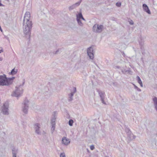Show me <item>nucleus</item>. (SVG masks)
Masks as SVG:
<instances>
[{
  "label": "nucleus",
  "instance_id": "nucleus-15",
  "mask_svg": "<svg viewBox=\"0 0 157 157\" xmlns=\"http://www.w3.org/2000/svg\"><path fill=\"white\" fill-rule=\"evenodd\" d=\"M98 94L101 98V99L103 100V98H104L105 96L104 95V92L103 91H102L101 90H98Z\"/></svg>",
  "mask_w": 157,
  "mask_h": 157
},
{
  "label": "nucleus",
  "instance_id": "nucleus-16",
  "mask_svg": "<svg viewBox=\"0 0 157 157\" xmlns=\"http://www.w3.org/2000/svg\"><path fill=\"white\" fill-rule=\"evenodd\" d=\"M128 133V136L131 140L134 139L136 138V136L133 135L131 133V132H129Z\"/></svg>",
  "mask_w": 157,
  "mask_h": 157
},
{
  "label": "nucleus",
  "instance_id": "nucleus-2",
  "mask_svg": "<svg viewBox=\"0 0 157 157\" xmlns=\"http://www.w3.org/2000/svg\"><path fill=\"white\" fill-rule=\"evenodd\" d=\"M25 82H23L22 85L16 86L15 87V90L11 94V96L17 98L21 96L23 93V89L22 86L24 84Z\"/></svg>",
  "mask_w": 157,
  "mask_h": 157
},
{
  "label": "nucleus",
  "instance_id": "nucleus-5",
  "mask_svg": "<svg viewBox=\"0 0 157 157\" xmlns=\"http://www.w3.org/2000/svg\"><path fill=\"white\" fill-rule=\"evenodd\" d=\"M8 81L6 75H0V86H8Z\"/></svg>",
  "mask_w": 157,
  "mask_h": 157
},
{
  "label": "nucleus",
  "instance_id": "nucleus-36",
  "mask_svg": "<svg viewBox=\"0 0 157 157\" xmlns=\"http://www.w3.org/2000/svg\"><path fill=\"white\" fill-rule=\"evenodd\" d=\"M140 86H141V87H143V83H142V82L140 83Z\"/></svg>",
  "mask_w": 157,
  "mask_h": 157
},
{
  "label": "nucleus",
  "instance_id": "nucleus-1",
  "mask_svg": "<svg viewBox=\"0 0 157 157\" xmlns=\"http://www.w3.org/2000/svg\"><path fill=\"white\" fill-rule=\"evenodd\" d=\"M23 25L24 33L26 37L29 40L33 25V22L30 19V14L29 12H26L25 14Z\"/></svg>",
  "mask_w": 157,
  "mask_h": 157
},
{
  "label": "nucleus",
  "instance_id": "nucleus-28",
  "mask_svg": "<svg viewBox=\"0 0 157 157\" xmlns=\"http://www.w3.org/2000/svg\"><path fill=\"white\" fill-rule=\"evenodd\" d=\"M130 24L133 25L134 24V22L132 20H130L128 21Z\"/></svg>",
  "mask_w": 157,
  "mask_h": 157
},
{
  "label": "nucleus",
  "instance_id": "nucleus-22",
  "mask_svg": "<svg viewBox=\"0 0 157 157\" xmlns=\"http://www.w3.org/2000/svg\"><path fill=\"white\" fill-rule=\"evenodd\" d=\"M139 43L140 44L141 46V48H142V46L144 45V41L142 40H141L140 41H139Z\"/></svg>",
  "mask_w": 157,
  "mask_h": 157
},
{
  "label": "nucleus",
  "instance_id": "nucleus-37",
  "mask_svg": "<svg viewBox=\"0 0 157 157\" xmlns=\"http://www.w3.org/2000/svg\"><path fill=\"white\" fill-rule=\"evenodd\" d=\"M3 5L1 3V1H0V6H3Z\"/></svg>",
  "mask_w": 157,
  "mask_h": 157
},
{
  "label": "nucleus",
  "instance_id": "nucleus-12",
  "mask_svg": "<svg viewBox=\"0 0 157 157\" xmlns=\"http://www.w3.org/2000/svg\"><path fill=\"white\" fill-rule=\"evenodd\" d=\"M62 141L63 144L65 145H68L70 142L69 140L65 137L63 138Z\"/></svg>",
  "mask_w": 157,
  "mask_h": 157
},
{
  "label": "nucleus",
  "instance_id": "nucleus-9",
  "mask_svg": "<svg viewBox=\"0 0 157 157\" xmlns=\"http://www.w3.org/2000/svg\"><path fill=\"white\" fill-rule=\"evenodd\" d=\"M34 128L35 130V132L38 134H40V125L39 123H36L34 125Z\"/></svg>",
  "mask_w": 157,
  "mask_h": 157
},
{
  "label": "nucleus",
  "instance_id": "nucleus-40",
  "mask_svg": "<svg viewBox=\"0 0 157 157\" xmlns=\"http://www.w3.org/2000/svg\"><path fill=\"white\" fill-rule=\"evenodd\" d=\"M2 52V50H0V53H1Z\"/></svg>",
  "mask_w": 157,
  "mask_h": 157
},
{
  "label": "nucleus",
  "instance_id": "nucleus-11",
  "mask_svg": "<svg viewBox=\"0 0 157 157\" xmlns=\"http://www.w3.org/2000/svg\"><path fill=\"white\" fill-rule=\"evenodd\" d=\"M76 90L75 87L74 88V92H71V94H69L68 100L69 101H71L73 100V97L74 94L76 92Z\"/></svg>",
  "mask_w": 157,
  "mask_h": 157
},
{
  "label": "nucleus",
  "instance_id": "nucleus-13",
  "mask_svg": "<svg viewBox=\"0 0 157 157\" xmlns=\"http://www.w3.org/2000/svg\"><path fill=\"white\" fill-rule=\"evenodd\" d=\"M143 7L144 10L149 14L151 13L150 11L148 6L145 4L143 5Z\"/></svg>",
  "mask_w": 157,
  "mask_h": 157
},
{
  "label": "nucleus",
  "instance_id": "nucleus-8",
  "mask_svg": "<svg viewBox=\"0 0 157 157\" xmlns=\"http://www.w3.org/2000/svg\"><path fill=\"white\" fill-rule=\"evenodd\" d=\"M87 53L88 55L91 59H93L94 58V55L93 53V48L90 47L87 49Z\"/></svg>",
  "mask_w": 157,
  "mask_h": 157
},
{
  "label": "nucleus",
  "instance_id": "nucleus-4",
  "mask_svg": "<svg viewBox=\"0 0 157 157\" xmlns=\"http://www.w3.org/2000/svg\"><path fill=\"white\" fill-rule=\"evenodd\" d=\"M9 104L8 102H6L3 104L1 108V112L4 115H8L9 112Z\"/></svg>",
  "mask_w": 157,
  "mask_h": 157
},
{
  "label": "nucleus",
  "instance_id": "nucleus-23",
  "mask_svg": "<svg viewBox=\"0 0 157 157\" xmlns=\"http://www.w3.org/2000/svg\"><path fill=\"white\" fill-rule=\"evenodd\" d=\"M74 121L72 119H70L69 120L68 122L70 126H72L73 125Z\"/></svg>",
  "mask_w": 157,
  "mask_h": 157
},
{
  "label": "nucleus",
  "instance_id": "nucleus-31",
  "mask_svg": "<svg viewBox=\"0 0 157 157\" xmlns=\"http://www.w3.org/2000/svg\"><path fill=\"white\" fill-rule=\"evenodd\" d=\"M59 50H56L55 52H53V53L54 54H57L59 52Z\"/></svg>",
  "mask_w": 157,
  "mask_h": 157
},
{
  "label": "nucleus",
  "instance_id": "nucleus-18",
  "mask_svg": "<svg viewBox=\"0 0 157 157\" xmlns=\"http://www.w3.org/2000/svg\"><path fill=\"white\" fill-rule=\"evenodd\" d=\"M83 17L81 13H79L76 15V20H80Z\"/></svg>",
  "mask_w": 157,
  "mask_h": 157
},
{
  "label": "nucleus",
  "instance_id": "nucleus-19",
  "mask_svg": "<svg viewBox=\"0 0 157 157\" xmlns=\"http://www.w3.org/2000/svg\"><path fill=\"white\" fill-rule=\"evenodd\" d=\"M15 78L14 77H12L11 78H7V81H8L7 82H8V86L10 84H11L13 82V80Z\"/></svg>",
  "mask_w": 157,
  "mask_h": 157
},
{
  "label": "nucleus",
  "instance_id": "nucleus-17",
  "mask_svg": "<svg viewBox=\"0 0 157 157\" xmlns=\"http://www.w3.org/2000/svg\"><path fill=\"white\" fill-rule=\"evenodd\" d=\"M13 155H16L18 153V149L16 147H13L12 149Z\"/></svg>",
  "mask_w": 157,
  "mask_h": 157
},
{
  "label": "nucleus",
  "instance_id": "nucleus-29",
  "mask_svg": "<svg viewBox=\"0 0 157 157\" xmlns=\"http://www.w3.org/2000/svg\"><path fill=\"white\" fill-rule=\"evenodd\" d=\"M116 5L118 7H120L121 6V3L120 2H117L116 4Z\"/></svg>",
  "mask_w": 157,
  "mask_h": 157
},
{
  "label": "nucleus",
  "instance_id": "nucleus-10",
  "mask_svg": "<svg viewBox=\"0 0 157 157\" xmlns=\"http://www.w3.org/2000/svg\"><path fill=\"white\" fill-rule=\"evenodd\" d=\"M81 0H82L79 1L78 2L76 3L75 4H73L71 6H69V10H72L77 6H78L80 4L81 2Z\"/></svg>",
  "mask_w": 157,
  "mask_h": 157
},
{
  "label": "nucleus",
  "instance_id": "nucleus-32",
  "mask_svg": "<svg viewBox=\"0 0 157 157\" xmlns=\"http://www.w3.org/2000/svg\"><path fill=\"white\" fill-rule=\"evenodd\" d=\"M104 98H103V100H102V99H101V101H102V102L104 104H106V103H105V102L104 101Z\"/></svg>",
  "mask_w": 157,
  "mask_h": 157
},
{
  "label": "nucleus",
  "instance_id": "nucleus-39",
  "mask_svg": "<svg viewBox=\"0 0 157 157\" xmlns=\"http://www.w3.org/2000/svg\"><path fill=\"white\" fill-rule=\"evenodd\" d=\"M12 157H17L16 155H13Z\"/></svg>",
  "mask_w": 157,
  "mask_h": 157
},
{
  "label": "nucleus",
  "instance_id": "nucleus-33",
  "mask_svg": "<svg viewBox=\"0 0 157 157\" xmlns=\"http://www.w3.org/2000/svg\"><path fill=\"white\" fill-rule=\"evenodd\" d=\"M114 67L115 69H117V68L119 69V68H120V67L119 66H115Z\"/></svg>",
  "mask_w": 157,
  "mask_h": 157
},
{
  "label": "nucleus",
  "instance_id": "nucleus-14",
  "mask_svg": "<svg viewBox=\"0 0 157 157\" xmlns=\"http://www.w3.org/2000/svg\"><path fill=\"white\" fill-rule=\"evenodd\" d=\"M152 101L155 109L157 111V98L155 97H154L152 98Z\"/></svg>",
  "mask_w": 157,
  "mask_h": 157
},
{
  "label": "nucleus",
  "instance_id": "nucleus-20",
  "mask_svg": "<svg viewBox=\"0 0 157 157\" xmlns=\"http://www.w3.org/2000/svg\"><path fill=\"white\" fill-rule=\"evenodd\" d=\"M17 69H15L14 68L11 70V74L12 75H14L17 73Z\"/></svg>",
  "mask_w": 157,
  "mask_h": 157
},
{
  "label": "nucleus",
  "instance_id": "nucleus-34",
  "mask_svg": "<svg viewBox=\"0 0 157 157\" xmlns=\"http://www.w3.org/2000/svg\"><path fill=\"white\" fill-rule=\"evenodd\" d=\"M81 19L82 20H83V21H86V20L84 18V17H82L81 18Z\"/></svg>",
  "mask_w": 157,
  "mask_h": 157
},
{
  "label": "nucleus",
  "instance_id": "nucleus-26",
  "mask_svg": "<svg viewBox=\"0 0 157 157\" xmlns=\"http://www.w3.org/2000/svg\"><path fill=\"white\" fill-rule=\"evenodd\" d=\"M121 72L124 74H125L127 71L124 69H121Z\"/></svg>",
  "mask_w": 157,
  "mask_h": 157
},
{
  "label": "nucleus",
  "instance_id": "nucleus-21",
  "mask_svg": "<svg viewBox=\"0 0 157 157\" xmlns=\"http://www.w3.org/2000/svg\"><path fill=\"white\" fill-rule=\"evenodd\" d=\"M78 25L82 27L83 25V24L81 22V19L80 20H77Z\"/></svg>",
  "mask_w": 157,
  "mask_h": 157
},
{
  "label": "nucleus",
  "instance_id": "nucleus-30",
  "mask_svg": "<svg viewBox=\"0 0 157 157\" xmlns=\"http://www.w3.org/2000/svg\"><path fill=\"white\" fill-rule=\"evenodd\" d=\"M94 148V147L93 145H92L90 146V149L91 150H93Z\"/></svg>",
  "mask_w": 157,
  "mask_h": 157
},
{
  "label": "nucleus",
  "instance_id": "nucleus-35",
  "mask_svg": "<svg viewBox=\"0 0 157 157\" xmlns=\"http://www.w3.org/2000/svg\"><path fill=\"white\" fill-rule=\"evenodd\" d=\"M122 55L123 56L125 57V54L124 53V52H122Z\"/></svg>",
  "mask_w": 157,
  "mask_h": 157
},
{
  "label": "nucleus",
  "instance_id": "nucleus-38",
  "mask_svg": "<svg viewBox=\"0 0 157 157\" xmlns=\"http://www.w3.org/2000/svg\"><path fill=\"white\" fill-rule=\"evenodd\" d=\"M3 59L2 58L0 57V61H1Z\"/></svg>",
  "mask_w": 157,
  "mask_h": 157
},
{
  "label": "nucleus",
  "instance_id": "nucleus-6",
  "mask_svg": "<svg viewBox=\"0 0 157 157\" xmlns=\"http://www.w3.org/2000/svg\"><path fill=\"white\" fill-rule=\"evenodd\" d=\"M56 112H54V114L53 115V117L52 119L51 120V125L52 126V128L51 129V133L53 134L56 125V115L55 114Z\"/></svg>",
  "mask_w": 157,
  "mask_h": 157
},
{
  "label": "nucleus",
  "instance_id": "nucleus-7",
  "mask_svg": "<svg viewBox=\"0 0 157 157\" xmlns=\"http://www.w3.org/2000/svg\"><path fill=\"white\" fill-rule=\"evenodd\" d=\"M29 101L28 100L25 99V100L23 103V106L22 108V111L25 114L28 113V110L29 107L28 103Z\"/></svg>",
  "mask_w": 157,
  "mask_h": 157
},
{
  "label": "nucleus",
  "instance_id": "nucleus-24",
  "mask_svg": "<svg viewBox=\"0 0 157 157\" xmlns=\"http://www.w3.org/2000/svg\"><path fill=\"white\" fill-rule=\"evenodd\" d=\"M137 81L138 83H139V84L141 83L142 82V81L140 78L138 76H137Z\"/></svg>",
  "mask_w": 157,
  "mask_h": 157
},
{
  "label": "nucleus",
  "instance_id": "nucleus-25",
  "mask_svg": "<svg viewBox=\"0 0 157 157\" xmlns=\"http://www.w3.org/2000/svg\"><path fill=\"white\" fill-rule=\"evenodd\" d=\"M133 85L134 86L135 88L136 89L137 91H141V90L138 88L136 86L135 84H133Z\"/></svg>",
  "mask_w": 157,
  "mask_h": 157
},
{
  "label": "nucleus",
  "instance_id": "nucleus-41",
  "mask_svg": "<svg viewBox=\"0 0 157 157\" xmlns=\"http://www.w3.org/2000/svg\"><path fill=\"white\" fill-rule=\"evenodd\" d=\"M93 62L95 63V64L96 65H97V64L95 63V62Z\"/></svg>",
  "mask_w": 157,
  "mask_h": 157
},
{
  "label": "nucleus",
  "instance_id": "nucleus-3",
  "mask_svg": "<svg viewBox=\"0 0 157 157\" xmlns=\"http://www.w3.org/2000/svg\"><path fill=\"white\" fill-rule=\"evenodd\" d=\"M104 29V26L102 25L96 24L93 26V32L97 33H101Z\"/></svg>",
  "mask_w": 157,
  "mask_h": 157
},
{
  "label": "nucleus",
  "instance_id": "nucleus-27",
  "mask_svg": "<svg viewBox=\"0 0 157 157\" xmlns=\"http://www.w3.org/2000/svg\"><path fill=\"white\" fill-rule=\"evenodd\" d=\"M60 157H66L65 154L64 153H61L60 155Z\"/></svg>",
  "mask_w": 157,
  "mask_h": 157
}]
</instances>
